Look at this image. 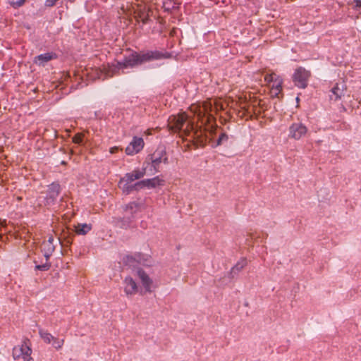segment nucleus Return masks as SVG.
Instances as JSON below:
<instances>
[{"label": "nucleus", "mask_w": 361, "mask_h": 361, "mask_svg": "<svg viewBox=\"0 0 361 361\" xmlns=\"http://www.w3.org/2000/svg\"><path fill=\"white\" fill-rule=\"evenodd\" d=\"M168 128L173 133H179L180 137H189L190 140L199 137L201 130H195L192 121L188 120L185 112L177 115H172L168 119Z\"/></svg>", "instance_id": "1"}, {"label": "nucleus", "mask_w": 361, "mask_h": 361, "mask_svg": "<svg viewBox=\"0 0 361 361\" xmlns=\"http://www.w3.org/2000/svg\"><path fill=\"white\" fill-rule=\"evenodd\" d=\"M228 104L220 99H211L204 101L202 105L193 104L190 106V111L197 116L202 123H209L214 120L213 113L224 110Z\"/></svg>", "instance_id": "2"}, {"label": "nucleus", "mask_w": 361, "mask_h": 361, "mask_svg": "<svg viewBox=\"0 0 361 361\" xmlns=\"http://www.w3.org/2000/svg\"><path fill=\"white\" fill-rule=\"evenodd\" d=\"M166 57L165 54L157 51H149L143 54H137L134 52L128 57L125 58L123 61L118 62L117 68H133L136 66L141 65L143 63L161 59Z\"/></svg>", "instance_id": "3"}, {"label": "nucleus", "mask_w": 361, "mask_h": 361, "mask_svg": "<svg viewBox=\"0 0 361 361\" xmlns=\"http://www.w3.org/2000/svg\"><path fill=\"white\" fill-rule=\"evenodd\" d=\"M238 104L239 108L245 111V113L250 114L253 111L254 114H260L261 110H264V102L257 98L247 101L245 97H240Z\"/></svg>", "instance_id": "4"}, {"label": "nucleus", "mask_w": 361, "mask_h": 361, "mask_svg": "<svg viewBox=\"0 0 361 361\" xmlns=\"http://www.w3.org/2000/svg\"><path fill=\"white\" fill-rule=\"evenodd\" d=\"M28 342L29 341H25L22 344L13 348V357L15 360L22 359L23 361H34L31 357L32 350Z\"/></svg>", "instance_id": "5"}, {"label": "nucleus", "mask_w": 361, "mask_h": 361, "mask_svg": "<svg viewBox=\"0 0 361 361\" xmlns=\"http://www.w3.org/2000/svg\"><path fill=\"white\" fill-rule=\"evenodd\" d=\"M310 76V71L303 67H299L293 75V81L295 86L305 89L307 86L308 80Z\"/></svg>", "instance_id": "6"}, {"label": "nucleus", "mask_w": 361, "mask_h": 361, "mask_svg": "<svg viewBox=\"0 0 361 361\" xmlns=\"http://www.w3.org/2000/svg\"><path fill=\"white\" fill-rule=\"evenodd\" d=\"M164 180L159 178L158 176L150 179H146L136 183L130 188V190L142 189L144 188H156L157 186L163 185Z\"/></svg>", "instance_id": "7"}, {"label": "nucleus", "mask_w": 361, "mask_h": 361, "mask_svg": "<svg viewBox=\"0 0 361 361\" xmlns=\"http://www.w3.org/2000/svg\"><path fill=\"white\" fill-rule=\"evenodd\" d=\"M346 91L347 85L345 82L336 83L331 90L330 100L334 102H340L345 96Z\"/></svg>", "instance_id": "8"}, {"label": "nucleus", "mask_w": 361, "mask_h": 361, "mask_svg": "<svg viewBox=\"0 0 361 361\" xmlns=\"http://www.w3.org/2000/svg\"><path fill=\"white\" fill-rule=\"evenodd\" d=\"M145 142L142 137H134L126 148V153L128 155H134L140 152L144 147Z\"/></svg>", "instance_id": "9"}, {"label": "nucleus", "mask_w": 361, "mask_h": 361, "mask_svg": "<svg viewBox=\"0 0 361 361\" xmlns=\"http://www.w3.org/2000/svg\"><path fill=\"white\" fill-rule=\"evenodd\" d=\"M307 128L305 126L300 123H294L289 128V137L295 140H299L305 135Z\"/></svg>", "instance_id": "10"}, {"label": "nucleus", "mask_w": 361, "mask_h": 361, "mask_svg": "<svg viewBox=\"0 0 361 361\" xmlns=\"http://www.w3.org/2000/svg\"><path fill=\"white\" fill-rule=\"evenodd\" d=\"M60 192V185L57 183H52L49 186L47 196L46 197L47 204H52Z\"/></svg>", "instance_id": "11"}, {"label": "nucleus", "mask_w": 361, "mask_h": 361, "mask_svg": "<svg viewBox=\"0 0 361 361\" xmlns=\"http://www.w3.org/2000/svg\"><path fill=\"white\" fill-rule=\"evenodd\" d=\"M145 174V169H135L130 173L126 174L125 177L121 180L126 181V183H130L135 180L142 178Z\"/></svg>", "instance_id": "12"}, {"label": "nucleus", "mask_w": 361, "mask_h": 361, "mask_svg": "<svg viewBox=\"0 0 361 361\" xmlns=\"http://www.w3.org/2000/svg\"><path fill=\"white\" fill-rule=\"evenodd\" d=\"M124 290L127 295H133L137 293V284L131 277H126L124 280Z\"/></svg>", "instance_id": "13"}, {"label": "nucleus", "mask_w": 361, "mask_h": 361, "mask_svg": "<svg viewBox=\"0 0 361 361\" xmlns=\"http://www.w3.org/2000/svg\"><path fill=\"white\" fill-rule=\"evenodd\" d=\"M137 275L140 279L142 285L145 288L146 290L148 292L151 291V285L152 283V281L150 279L149 276L142 270L139 269L137 271Z\"/></svg>", "instance_id": "14"}, {"label": "nucleus", "mask_w": 361, "mask_h": 361, "mask_svg": "<svg viewBox=\"0 0 361 361\" xmlns=\"http://www.w3.org/2000/svg\"><path fill=\"white\" fill-rule=\"evenodd\" d=\"M282 91V80L279 78H275L271 87V94L272 96L278 97Z\"/></svg>", "instance_id": "15"}, {"label": "nucleus", "mask_w": 361, "mask_h": 361, "mask_svg": "<svg viewBox=\"0 0 361 361\" xmlns=\"http://www.w3.org/2000/svg\"><path fill=\"white\" fill-rule=\"evenodd\" d=\"M74 227L78 235H85L92 229V225L87 224H78Z\"/></svg>", "instance_id": "16"}, {"label": "nucleus", "mask_w": 361, "mask_h": 361, "mask_svg": "<svg viewBox=\"0 0 361 361\" xmlns=\"http://www.w3.org/2000/svg\"><path fill=\"white\" fill-rule=\"evenodd\" d=\"M52 54L50 53H46L40 54L35 57V62L38 63L39 66L43 65L45 62L50 61L52 59Z\"/></svg>", "instance_id": "17"}, {"label": "nucleus", "mask_w": 361, "mask_h": 361, "mask_svg": "<svg viewBox=\"0 0 361 361\" xmlns=\"http://www.w3.org/2000/svg\"><path fill=\"white\" fill-rule=\"evenodd\" d=\"M54 238L50 236L47 241L43 243V246L44 249H47V252L51 253L54 250V245L53 244Z\"/></svg>", "instance_id": "18"}, {"label": "nucleus", "mask_w": 361, "mask_h": 361, "mask_svg": "<svg viewBox=\"0 0 361 361\" xmlns=\"http://www.w3.org/2000/svg\"><path fill=\"white\" fill-rule=\"evenodd\" d=\"M247 265L246 259H241L232 269V272L240 271Z\"/></svg>", "instance_id": "19"}, {"label": "nucleus", "mask_w": 361, "mask_h": 361, "mask_svg": "<svg viewBox=\"0 0 361 361\" xmlns=\"http://www.w3.org/2000/svg\"><path fill=\"white\" fill-rule=\"evenodd\" d=\"M39 335L44 342L50 343L54 339V336L47 331L40 330Z\"/></svg>", "instance_id": "20"}, {"label": "nucleus", "mask_w": 361, "mask_h": 361, "mask_svg": "<svg viewBox=\"0 0 361 361\" xmlns=\"http://www.w3.org/2000/svg\"><path fill=\"white\" fill-rule=\"evenodd\" d=\"M51 341H53V345L56 349L61 348L64 343L63 339L59 340L55 337H54V339Z\"/></svg>", "instance_id": "21"}, {"label": "nucleus", "mask_w": 361, "mask_h": 361, "mask_svg": "<svg viewBox=\"0 0 361 361\" xmlns=\"http://www.w3.org/2000/svg\"><path fill=\"white\" fill-rule=\"evenodd\" d=\"M25 0H8L9 4L14 8L21 6Z\"/></svg>", "instance_id": "22"}, {"label": "nucleus", "mask_w": 361, "mask_h": 361, "mask_svg": "<svg viewBox=\"0 0 361 361\" xmlns=\"http://www.w3.org/2000/svg\"><path fill=\"white\" fill-rule=\"evenodd\" d=\"M84 135L82 133H77L73 137V142L75 144H80L82 141Z\"/></svg>", "instance_id": "23"}, {"label": "nucleus", "mask_w": 361, "mask_h": 361, "mask_svg": "<svg viewBox=\"0 0 361 361\" xmlns=\"http://www.w3.org/2000/svg\"><path fill=\"white\" fill-rule=\"evenodd\" d=\"M152 163L154 166L156 167L158 164H159L162 161V159L160 156L157 157L156 153L152 155Z\"/></svg>", "instance_id": "24"}, {"label": "nucleus", "mask_w": 361, "mask_h": 361, "mask_svg": "<svg viewBox=\"0 0 361 361\" xmlns=\"http://www.w3.org/2000/svg\"><path fill=\"white\" fill-rule=\"evenodd\" d=\"M228 139V135H226V133H221L217 140V144L218 145H221L222 142H224V141H227Z\"/></svg>", "instance_id": "25"}, {"label": "nucleus", "mask_w": 361, "mask_h": 361, "mask_svg": "<svg viewBox=\"0 0 361 361\" xmlns=\"http://www.w3.org/2000/svg\"><path fill=\"white\" fill-rule=\"evenodd\" d=\"M274 74H269V75H267L265 77H264V81L267 82V83H270L271 82H273L274 81L275 79H274Z\"/></svg>", "instance_id": "26"}, {"label": "nucleus", "mask_w": 361, "mask_h": 361, "mask_svg": "<svg viewBox=\"0 0 361 361\" xmlns=\"http://www.w3.org/2000/svg\"><path fill=\"white\" fill-rule=\"evenodd\" d=\"M49 265L45 264L42 265H37L35 267L36 269L41 270V271H47L49 269Z\"/></svg>", "instance_id": "27"}, {"label": "nucleus", "mask_w": 361, "mask_h": 361, "mask_svg": "<svg viewBox=\"0 0 361 361\" xmlns=\"http://www.w3.org/2000/svg\"><path fill=\"white\" fill-rule=\"evenodd\" d=\"M58 0H46V5L48 6H54Z\"/></svg>", "instance_id": "28"}, {"label": "nucleus", "mask_w": 361, "mask_h": 361, "mask_svg": "<svg viewBox=\"0 0 361 361\" xmlns=\"http://www.w3.org/2000/svg\"><path fill=\"white\" fill-rule=\"evenodd\" d=\"M353 4H354V7L356 8L361 7V0H354Z\"/></svg>", "instance_id": "29"}, {"label": "nucleus", "mask_w": 361, "mask_h": 361, "mask_svg": "<svg viewBox=\"0 0 361 361\" xmlns=\"http://www.w3.org/2000/svg\"><path fill=\"white\" fill-rule=\"evenodd\" d=\"M118 150H119L118 147H113L110 149L109 152L111 154H114V153L117 152Z\"/></svg>", "instance_id": "30"}, {"label": "nucleus", "mask_w": 361, "mask_h": 361, "mask_svg": "<svg viewBox=\"0 0 361 361\" xmlns=\"http://www.w3.org/2000/svg\"><path fill=\"white\" fill-rule=\"evenodd\" d=\"M152 129H148L145 132V134L146 135H151L152 134Z\"/></svg>", "instance_id": "31"}, {"label": "nucleus", "mask_w": 361, "mask_h": 361, "mask_svg": "<svg viewBox=\"0 0 361 361\" xmlns=\"http://www.w3.org/2000/svg\"><path fill=\"white\" fill-rule=\"evenodd\" d=\"M169 3H171V1H169V2H165V3L164 4V8H165L166 9H169V7L167 6Z\"/></svg>", "instance_id": "32"}, {"label": "nucleus", "mask_w": 361, "mask_h": 361, "mask_svg": "<svg viewBox=\"0 0 361 361\" xmlns=\"http://www.w3.org/2000/svg\"><path fill=\"white\" fill-rule=\"evenodd\" d=\"M17 200H18V201H20V200H22V197H17Z\"/></svg>", "instance_id": "33"}, {"label": "nucleus", "mask_w": 361, "mask_h": 361, "mask_svg": "<svg viewBox=\"0 0 361 361\" xmlns=\"http://www.w3.org/2000/svg\"><path fill=\"white\" fill-rule=\"evenodd\" d=\"M106 74H107L109 77H112V76H113V73H112V74H109V73H106Z\"/></svg>", "instance_id": "34"}, {"label": "nucleus", "mask_w": 361, "mask_h": 361, "mask_svg": "<svg viewBox=\"0 0 361 361\" xmlns=\"http://www.w3.org/2000/svg\"><path fill=\"white\" fill-rule=\"evenodd\" d=\"M164 161L165 163L167 161V158H166V157H165V158L164 159Z\"/></svg>", "instance_id": "35"}]
</instances>
